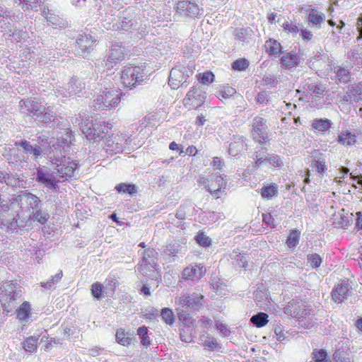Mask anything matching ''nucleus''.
Masks as SVG:
<instances>
[{
	"mask_svg": "<svg viewBox=\"0 0 362 362\" xmlns=\"http://www.w3.org/2000/svg\"><path fill=\"white\" fill-rule=\"evenodd\" d=\"M267 162L274 168H280L283 165V162L280 157L277 155L268 156Z\"/></svg>",
	"mask_w": 362,
	"mask_h": 362,
	"instance_id": "60",
	"label": "nucleus"
},
{
	"mask_svg": "<svg viewBox=\"0 0 362 362\" xmlns=\"http://www.w3.org/2000/svg\"><path fill=\"white\" fill-rule=\"evenodd\" d=\"M127 335L128 334L125 333L124 329H117L115 335L117 342L122 346H128L132 343V339Z\"/></svg>",
	"mask_w": 362,
	"mask_h": 362,
	"instance_id": "40",
	"label": "nucleus"
},
{
	"mask_svg": "<svg viewBox=\"0 0 362 362\" xmlns=\"http://www.w3.org/2000/svg\"><path fill=\"white\" fill-rule=\"evenodd\" d=\"M22 295L21 286L17 284L6 282L0 293V300L4 311L10 313L16 307V300Z\"/></svg>",
	"mask_w": 362,
	"mask_h": 362,
	"instance_id": "2",
	"label": "nucleus"
},
{
	"mask_svg": "<svg viewBox=\"0 0 362 362\" xmlns=\"http://www.w3.org/2000/svg\"><path fill=\"white\" fill-rule=\"evenodd\" d=\"M254 159L255 165L260 167L266 164L268 160V156H266L264 153H257Z\"/></svg>",
	"mask_w": 362,
	"mask_h": 362,
	"instance_id": "59",
	"label": "nucleus"
},
{
	"mask_svg": "<svg viewBox=\"0 0 362 362\" xmlns=\"http://www.w3.org/2000/svg\"><path fill=\"white\" fill-rule=\"evenodd\" d=\"M278 194V188L275 184H269L264 186L261 189V196L267 200L272 199Z\"/></svg>",
	"mask_w": 362,
	"mask_h": 362,
	"instance_id": "36",
	"label": "nucleus"
},
{
	"mask_svg": "<svg viewBox=\"0 0 362 362\" xmlns=\"http://www.w3.org/2000/svg\"><path fill=\"white\" fill-rule=\"evenodd\" d=\"M120 102L119 93L115 90L103 91L95 100L98 109H111Z\"/></svg>",
	"mask_w": 362,
	"mask_h": 362,
	"instance_id": "11",
	"label": "nucleus"
},
{
	"mask_svg": "<svg viewBox=\"0 0 362 362\" xmlns=\"http://www.w3.org/2000/svg\"><path fill=\"white\" fill-rule=\"evenodd\" d=\"M119 193H127L133 196L136 192V187L134 185L120 183L115 187Z\"/></svg>",
	"mask_w": 362,
	"mask_h": 362,
	"instance_id": "43",
	"label": "nucleus"
},
{
	"mask_svg": "<svg viewBox=\"0 0 362 362\" xmlns=\"http://www.w3.org/2000/svg\"><path fill=\"white\" fill-rule=\"evenodd\" d=\"M349 293V285L346 282L338 284L332 293V299L335 303H340L347 298Z\"/></svg>",
	"mask_w": 362,
	"mask_h": 362,
	"instance_id": "21",
	"label": "nucleus"
},
{
	"mask_svg": "<svg viewBox=\"0 0 362 362\" xmlns=\"http://www.w3.org/2000/svg\"><path fill=\"white\" fill-rule=\"evenodd\" d=\"M16 145L22 146L25 153H28L33 156L34 160L38 159L41 156V148L37 145L32 146L30 142L26 140L16 142Z\"/></svg>",
	"mask_w": 362,
	"mask_h": 362,
	"instance_id": "25",
	"label": "nucleus"
},
{
	"mask_svg": "<svg viewBox=\"0 0 362 362\" xmlns=\"http://www.w3.org/2000/svg\"><path fill=\"white\" fill-rule=\"evenodd\" d=\"M265 48L267 53L276 57L279 56L283 52L281 44L274 39H269L266 41Z\"/></svg>",
	"mask_w": 362,
	"mask_h": 362,
	"instance_id": "28",
	"label": "nucleus"
},
{
	"mask_svg": "<svg viewBox=\"0 0 362 362\" xmlns=\"http://www.w3.org/2000/svg\"><path fill=\"white\" fill-rule=\"evenodd\" d=\"M145 76L146 73L143 66L130 64L123 68L121 81L124 86L132 88L142 82Z\"/></svg>",
	"mask_w": 362,
	"mask_h": 362,
	"instance_id": "6",
	"label": "nucleus"
},
{
	"mask_svg": "<svg viewBox=\"0 0 362 362\" xmlns=\"http://www.w3.org/2000/svg\"><path fill=\"white\" fill-rule=\"evenodd\" d=\"M200 343L204 346L209 347L211 350H214L217 348L218 343L215 338L210 337L209 335H202L199 337Z\"/></svg>",
	"mask_w": 362,
	"mask_h": 362,
	"instance_id": "41",
	"label": "nucleus"
},
{
	"mask_svg": "<svg viewBox=\"0 0 362 362\" xmlns=\"http://www.w3.org/2000/svg\"><path fill=\"white\" fill-rule=\"evenodd\" d=\"M274 333L276 336L277 340L283 341L285 339V334L280 327H276L274 328Z\"/></svg>",
	"mask_w": 362,
	"mask_h": 362,
	"instance_id": "63",
	"label": "nucleus"
},
{
	"mask_svg": "<svg viewBox=\"0 0 362 362\" xmlns=\"http://www.w3.org/2000/svg\"><path fill=\"white\" fill-rule=\"evenodd\" d=\"M137 334L140 337L141 342L143 345L148 346L151 344V340L148 337V330L146 327H140L137 329Z\"/></svg>",
	"mask_w": 362,
	"mask_h": 362,
	"instance_id": "50",
	"label": "nucleus"
},
{
	"mask_svg": "<svg viewBox=\"0 0 362 362\" xmlns=\"http://www.w3.org/2000/svg\"><path fill=\"white\" fill-rule=\"evenodd\" d=\"M77 164L74 161H69L66 164H59L57 166V171L54 172L60 177L69 179L75 175Z\"/></svg>",
	"mask_w": 362,
	"mask_h": 362,
	"instance_id": "20",
	"label": "nucleus"
},
{
	"mask_svg": "<svg viewBox=\"0 0 362 362\" xmlns=\"http://www.w3.org/2000/svg\"><path fill=\"white\" fill-rule=\"evenodd\" d=\"M206 273V268L202 264H194L185 267L182 273L184 279L190 281L199 280Z\"/></svg>",
	"mask_w": 362,
	"mask_h": 362,
	"instance_id": "15",
	"label": "nucleus"
},
{
	"mask_svg": "<svg viewBox=\"0 0 362 362\" xmlns=\"http://www.w3.org/2000/svg\"><path fill=\"white\" fill-rule=\"evenodd\" d=\"M333 356L336 362H353L351 356L346 351L337 350Z\"/></svg>",
	"mask_w": 362,
	"mask_h": 362,
	"instance_id": "45",
	"label": "nucleus"
},
{
	"mask_svg": "<svg viewBox=\"0 0 362 362\" xmlns=\"http://www.w3.org/2000/svg\"><path fill=\"white\" fill-rule=\"evenodd\" d=\"M197 78L203 84H209L214 81V75L211 72H204L199 74Z\"/></svg>",
	"mask_w": 362,
	"mask_h": 362,
	"instance_id": "55",
	"label": "nucleus"
},
{
	"mask_svg": "<svg viewBox=\"0 0 362 362\" xmlns=\"http://www.w3.org/2000/svg\"><path fill=\"white\" fill-rule=\"evenodd\" d=\"M300 233L297 230H292L286 240L288 247H295L299 242Z\"/></svg>",
	"mask_w": 362,
	"mask_h": 362,
	"instance_id": "52",
	"label": "nucleus"
},
{
	"mask_svg": "<svg viewBox=\"0 0 362 362\" xmlns=\"http://www.w3.org/2000/svg\"><path fill=\"white\" fill-rule=\"evenodd\" d=\"M339 103H352L362 100V83L351 84L347 87L345 95L337 96Z\"/></svg>",
	"mask_w": 362,
	"mask_h": 362,
	"instance_id": "12",
	"label": "nucleus"
},
{
	"mask_svg": "<svg viewBox=\"0 0 362 362\" xmlns=\"http://www.w3.org/2000/svg\"><path fill=\"white\" fill-rule=\"evenodd\" d=\"M338 142L344 146H352L356 142V136L350 132H342L338 136Z\"/></svg>",
	"mask_w": 362,
	"mask_h": 362,
	"instance_id": "34",
	"label": "nucleus"
},
{
	"mask_svg": "<svg viewBox=\"0 0 362 362\" xmlns=\"http://www.w3.org/2000/svg\"><path fill=\"white\" fill-rule=\"evenodd\" d=\"M180 252L179 245L174 244L170 245L167 247L166 250L164 251V255L165 257L170 261H175V257H177V254Z\"/></svg>",
	"mask_w": 362,
	"mask_h": 362,
	"instance_id": "42",
	"label": "nucleus"
},
{
	"mask_svg": "<svg viewBox=\"0 0 362 362\" xmlns=\"http://www.w3.org/2000/svg\"><path fill=\"white\" fill-rule=\"evenodd\" d=\"M37 338L30 337L23 343V348L26 351L32 352L36 349Z\"/></svg>",
	"mask_w": 362,
	"mask_h": 362,
	"instance_id": "48",
	"label": "nucleus"
},
{
	"mask_svg": "<svg viewBox=\"0 0 362 362\" xmlns=\"http://www.w3.org/2000/svg\"><path fill=\"white\" fill-rule=\"evenodd\" d=\"M139 22L136 13L131 8H127L122 12L118 23H113L107 29H120L125 31L131 30H137Z\"/></svg>",
	"mask_w": 362,
	"mask_h": 362,
	"instance_id": "9",
	"label": "nucleus"
},
{
	"mask_svg": "<svg viewBox=\"0 0 362 362\" xmlns=\"http://www.w3.org/2000/svg\"><path fill=\"white\" fill-rule=\"evenodd\" d=\"M206 93L200 88H192L183 100L184 105L189 109H197L204 102Z\"/></svg>",
	"mask_w": 362,
	"mask_h": 362,
	"instance_id": "13",
	"label": "nucleus"
},
{
	"mask_svg": "<svg viewBox=\"0 0 362 362\" xmlns=\"http://www.w3.org/2000/svg\"><path fill=\"white\" fill-rule=\"evenodd\" d=\"M193 72L191 67H185L182 65L176 66L170 71L168 84L173 89L183 86L187 83V79L193 74Z\"/></svg>",
	"mask_w": 362,
	"mask_h": 362,
	"instance_id": "8",
	"label": "nucleus"
},
{
	"mask_svg": "<svg viewBox=\"0 0 362 362\" xmlns=\"http://www.w3.org/2000/svg\"><path fill=\"white\" fill-rule=\"evenodd\" d=\"M232 264L239 268H245L247 265V260L245 255L242 253L239 250H235L230 255Z\"/></svg>",
	"mask_w": 362,
	"mask_h": 362,
	"instance_id": "27",
	"label": "nucleus"
},
{
	"mask_svg": "<svg viewBox=\"0 0 362 362\" xmlns=\"http://www.w3.org/2000/svg\"><path fill=\"white\" fill-rule=\"evenodd\" d=\"M160 315L163 321L170 325H172L174 322V315L173 311L168 308H163L161 310Z\"/></svg>",
	"mask_w": 362,
	"mask_h": 362,
	"instance_id": "47",
	"label": "nucleus"
},
{
	"mask_svg": "<svg viewBox=\"0 0 362 362\" xmlns=\"http://www.w3.org/2000/svg\"><path fill=\"white\" fill-rule=\"evenodd\" d=\"M308 20L313 25L320 28V24L325 21V15L315 9H311L308 12Z\"/></svg>",
	"mask_w": 362,
	"mask_h": 362,
	"instance_id": "29",
	"label": "nucleus"
},
{
	"mask_svg": "<svg viewBox=\"0 0 362 362\" xmlns=\"http://www.w3.org/2000/svg\"><path fill=\"white\" fill-rule=\"evenodd\" d=\"M96 40L90 35H79L76 39V46L79 48L78 54L86 56V52L93 47Z\"/></svg>",
	"mask_w": 362,
	"mask_h": 362,
	"instance_id": "19",
	"label": "nucleus"
},
{
	"mask_svg": "<svg viewBox=\"0 0 362 362\" xmlns=\"http://www.w3.org/2000/svg\"><path fill=\"white\" fill-rule=\"evenodd\" d=\"M83 86L80 79L77 78H72L68 83L67 90L69 94H77L80 93Z\"/></svg>",
	"mask_w": 362,
	"mask_h": 362,
	"instance_id": "39",
	"label": "nucleus"
},
{
	"mask_svg": "<svg viewBox=\"0 0 362 362\" xmlns=\"http://www.w3.org/2000/svg\"><path fill=\"white\" fill-rule=\"evenodd\" d=\"M56 114L49 110L45 108V112L39 116L37 119L42 121L46 124H50L54 122L56 119Z\"/></svg>",
	"mask_w": 362,
	"mask_h": 362,
	"instance_id": "44",
	"label": "nucleus"
},
{
	"mask_svg": "<svg viewBox=\"0 0 362 362\" xmlns=\"http://www.w3.org/2000/svg\"><path fill=\"white\" fill-rule=\"evenodd\" d=\"M199 186L204 187L212 196L218 197L221 189H225L226 182L219 173L210 175H199L197 180Z\"/></svg>",
	"mask_w": 362,
	"mask_h": 362,
	"instance_id": "4",
	"label": "nucleus"
},
{
	"mask_svg": "<svg viewBox=\"0 0 362 362\" xmlns=\"http://www.w3.org/2000/svg\"><path fill=\"white\" fill-rule=\"evenodd\" d=\"M62 275V271H59L54 276H52L47 282H41V286L47 289L52 288L57 283H58L61 280Z\"/></svg>",
	"mask_w": 362,
	"mask_h": 362,
	"instance_id": "46",
	"label": "nucleus"
},
{
	"mask_svg": "<svg viewBox=\"0 0 362 362\" xmlns=\"http://www.w3.org/2000/svg\"><path fill=\"white\" fill-rule=\"evenodd\" d=\"M25 3V6L26 9L33 10L35 11H37V4L41 2L42 0H23Z\"/></svg>",
	"mask_w": 362,
	"mask_h": 362,
	"instance_id": "61",
	"label": "nucleus"
},
{
	"mask_svg": "<svg viewBox=\"0 0 362 362\" xmlns=\"http://www.w3.org/2000/svg\"><path fill=\"white\" fill-rule=\"evenodd\" d=\"M175 16L195 18L199 14L200 8L197 4L188 1H179L175 6Z\"/></svg>",
	"mask_w": 362,
	"mask_h": 362,
	"instance_id": "14",
	"label": "nucleus"
},
{
	"mask_svg": "<svg viewBox=\"0 0 362 362\" xmlns=\"http://www.w3.org/2000/svg\"><path fill=\"white\" fill-rule=\"evenodd\" d=\"M42 15L49 23L54 25H59L62 23V19L59 15L56 14L54 10L48 7H44L42 11Z\"/></svg>",
	"mask_w": 362,
	"mask_h": 362,
	"instance_id": "31",
	"label": "nucleus"
},
{
	"mask_svg": "<svg viewBox=\"0 0 362 362\" xmlns=\"http://www.w3.org/2000/svg\"><path fill=\"white\" fill-rule=\"evenodd\" d=\"M300 59L296 54L288 52L281 58V64L286 69H291L298 65Z\"/></svg>",
	"mask_w": 362,
	"mask_h": 362,
	"instance_id": "26",
	"label": "nucleus"
},
{
	"mask_svg": "<svg viewBox=\"0 0 362 362\" xmlns=\"http://www.w3.org/2000/svg\"><path fill=\"white\" fill-rule=\"evenodd\" d=\"M266 120L259 116H257L254 118V121L252 123V129L253 131L258 134L260 137L264 138L266 132Z\"/></svg>",
	"mask_w": 362,
	"mask_h": 362,
	"instance_id": "30",
	"label": "nucleus"
},
{
	"mask_svg": "<svg viewBox=\"0 0 362 362\" xmlns=\"http://www.w3.org/2000/svg\"><path fill=\"white\" fill-rule=\"evenodd\" d=\"M80 129L86 135L88 139L97 140L98 139L107 138L110 127L105 122L87 118L80 124Z\"/></svg>",
	"mask_w": 362,
	"mask_h": 362,
	"instance_id": "1",
	"label": "nucleus"
},
{
	"mask_svg": "<svg viewBox=\"0 0 362 362\" xmlns=\"http://www.w3.org/2000/svg\"><path fill=\"white\" fill-rule=\"evenodd\" d=\"M90 292L92 296L96 299H100L103 294V286L99 282L93 283L91 286Z\"/></svg>",
	"mask_w": 362,
	"mask_h": 362,
	"instance_id": "53",
	"label": "nucleus"
},
{
	"mask_svg": "<svg viewBox=\"0 0 362 362\" xmlns=\"http://www.w3.org/2000/svg\"><path fill=\"white\" fill-rule=\"evenodd\" d=\"M249 66V62L245 59H236L232 64V69L235 71H245Z\"/></svg>",
	"mask_w": 362,
	"mask_h": 362,
	"instance_id": "51",
	"label": "nucleus"
},
{
	"mask_svg": "<svg viewBox=\"0 0 362 362\" xmlns=\"http://www.w3.org/2000/svg\"><path fill=\"white\" fill-rule=\"evenodd\" d=\"M337 79L341 83H347L351 78L350 67L337 66L334 71Z\"/></svg>",
	"mask_w": 362,
	"mask_h": 362,
	"instance_id": "32",
	"label": "nucleus"
},
{
	"mask_svg": "<svg viewBox=\"0 0 362 362\" xmlns=\"http://www.w3.org/2000/svg\"><path fill=\"white\" fill-rule=\"evenodd\" d=\"M130 137L127 134H112L105 140V151L110 154H117L129 148Z\"/></svg>",
	"mask_w": 362,
	"mask_h": 362,
	"instance_id": "5",
	"label": "nucleus"
},
{
	"mask_svg": "<svg viewBox=\"0 0 362 362\" xmlns=\"http://www.w3.org/2000/svg\"><path fill=\"white\" fill-rule=\"evenodd\" d=\"M212 165L215 169L220 170L223 165V160L219 157H214Z\"/></svg>",
	"mask_w": 362,
	"mask_h": 362,
	"instance_id": "64",
	"label": "nucleus"
},
{
	"mask_svg": "<svg viewBox=\"0 0 362 362\" xmlns=\"http://www.w3.org/2000/svg\"><path fill=\"white\" fill-rule=\"evenodd\" d=\"M311 166L313 170H315L320 175H324L327 170L326 165V156L322 153H319L315 156L312 161Z\"/></svg>",
	"mask_w": 362,
	"mask_h": 362,
	"instance_id": "23",
	"label": "nucleus"
},
{
	"mask_svg": "<svg viewBox=\"0 0 362 362\" xmlns=\"http://www.w3.org/2000/svg\"><path fill=\"white\" fill-rule=\"evenodd\" d=\"M33 220L35 221H37L41 224L45 223L49 218V215L48 213L45 211H42L41 210H36L35 212L33 211Z\"/></svg>",
	"mask_w": 362,
	"mask_h": 362,
	"instance_id": "49",
	"label": "nucleus"
},
{
	"mask_svg": "<svg viewBox=\"0 0 362 362\" xmlns=\"http://www.w3.org/2000/svg\"><path fill=\"white\" fill-rule=\"evenodd\" d=\"M157 252L153 249H147L144 252L142 260L138 265L139 271L146 276L151 279L158 280L160 279L158 266L156 263Z\"/></svg>",
	"mask_w": 362,
	"mask_h": 362,
	"instance_id": "3",
	"label": "nucleus"
},
{
	"mask_svg": "<svg viewBox=\"0 0 362 362\" xmlns=\"http://www.w3.org/2000/svg\"><path fill=\"white\" fill-rule=\"evenodd\" d=\"M313 360L315 362H330L327 358V352L320 350L313 354Z\"/></svg>",
	"mask_w": 362,
	"mask_h": 362,
	"instance_id": "58",
	"label": "nucleus"
},
{
	"mask_svg": "<svg viewBox=\"0 0 362 362\" xmlns=\"http://www.w3.org/2000/svg\"><path fill=\"white\" fill-rule=\"evenodd\" d=\"M250 322L257 327H262L269 322L268 315L265 313H258L250 318Z\"/></svg>",
	"mask_w": 362,
	"mask_h": 362,
	"instance_id": "37",
	"label": "nucleus"
},
{
	"mask_svg": "<svg viewBox=\"0 0 362 362\" xmlns=\"http://www.w3.org/2000/svg\"><path fill=\"white\" fill-rule=\"evenodd\" d=\"M246 147L245 139L242 136L238 137L233 142L230 143L228 153L232 156H238L247 149Z\"/></svg>",
	"mask_w": 362,
	"mask_h": 362,
	"instance_id": "24",
	"label": "nucleus"
},
{
	"mask_svg": "<svg viewBox=\"0 0 362 362\" xmlns=\"http://www.w3.org/2000/svg\"><path fill=\"white\" fill-rule=\"evenodd\" d=\"M124 59V48L119 45L112 46L110 54L105 62L107 69H112L115 65Z\"/></svg>",
	"mask_w": 362,
	"mask_h": 362,
	"instance_id": "16",
	"label": "nucleus"
},
{
	"mask_svg": "<svg viewBox=\"0 0 362 362\" xmlns=\"http://www.w3.org/2000/svg\"><path fill=\"white\" fill-rule=\"evenodd\" d=\"M36 176L38 182L43 184L50 189H56L57 182L59 181L55 178L53 174L44 171L42 169L37 170Z\"/></svg>",
	"mask_w": 362,
	"mask_h": 362,
	"instance_id": "18",
	"label": "nucleus"
},
{
	"mask_svg": "<svg viewBox=\"0 0 362 362\" xmlns=\"http://www.w3.org/2000/svg\"><path fill=\"white\" fill-rule=\"evenodd\" d=\"M303 89L308 94L321 95H323L325 88L317 83L308 81L303 86Z\"/></svg>",
	"mask_w": 362,
	"mask_h": 362,
	"instance_id": "33",
	"label": "nucleus"
},
{
	"mask_svg": "<svg viewBox=\"0 0 362 362\" xmlns=\"http://www.w3.org/2000/svg\"><path fill=\"white\" fill-rule=\"evenodd\" d=\"M204 296L197 293L181 295L175 299L176 310L182 313L197 310L202 306Z\"/></svg>",
	"mask_w": 362,
	"mask_h": 362,
	"instance_id": "7",
	"label": "nucleus"
},
{
	"mask_svg": "<svg viewBox=\"0 0 362 362\" xmlns=\"http://www.w3.org/2000/svg\"><path fill=\"white\" fill-rule=\"evenodd\" d=\"M216 329L221 333L223 336H228L230 333V331L227 328L226 325H223L221 322H216Z\"/></svg>",
	"mask_w": 362,
	"mask_h": 362,
	"instance_id": "62",
	"label": "nucleus"
},
{
	"mask_svg": "<svg viewBox=\"0 0 362 362\" xmlns=\"http://www.w3.org/2000/svg\"><path fill=\"white\" fill-rule=\"evenodd\" d=\"M31 306L29 302L24 301L21 306L16 310L18 319L21 320L28 321L30 313Z\"/></svg>",
	"mask_w": 362,
	"mask_h": 362,
	"instance_id": "35",
	"label": "nucleus"
},
{
	"mask_svg": "<svg viewBox=\"0 0 362 362\" xmlns=\"http://www.w3.org/2000/svg\"><path fill=\"white\" fill-rule=\"evenodd\" d=\"M332 125V121L326 118H315L311 123L313 129H314L315 132L323 135L329 132Z\"/></svg>",
	"mask_w": 362,
	"mask_h": 362,
	"instance_id": "22",
	"label": "nucleus"
},
{
	"mask_svg": "<svg viewBox=\"0 0 362 362\" xmlns=\"http://www.w3.org/2000/svg\"><path fill=\"white\" fill-rule=\"evenodd\" d=\"M284 310L285 314L292 317L301 318L310 314L312 306L303 300L296 299L290 301Z\"/></svg>",
	"mask_w": 362,
	"mask_h": 362,
	"instance_id": "10",
	"label": "nucleus"
},
{
	"mask_svg": "<svg viewBox=\"0 0 362 362\" xmlns=\"http://www.w3.org/2000/svg\"><path fill=\"white\" fill-rule=\"evenodd\" d=\"M236 90L233 87L226 86H223L219 90V95L224 98H228L235 94Z\"/></svg>",
	"mask_w": 362,
	"mask_h": 362,
	"instance_id": "56",
	"label": "nucleus"
},
{
	"mask_svg": "<svg viewBox=\"0 0 362 362\" xmlns=\"http://www.w3.org/2000/svg\"><path fill=\"white\" fill-rule=\"evenodd\" d=\"M19 105L23 110L29 112L32 117H35V119L39 118V116L45 110V106L32 99L22 100L19 102Z\"/></svg>",
	"mask_w": 362,
	"mask_h": 362,
	"instance_id": "17",
	"label": "nucleus"
},
{
	"mask_svg": "<svg viewBox=\"0 0 362 362\" xmlns=\"http://www.w3.org/2000/svg\"><path fill=\"white\" fill-rule=\"evenodd\" d=\"M308 262L310 263L312 267L317 268L320 266L322 259L319 255L313 253L308 255Z\"/></svg>",
	"mask_w": 362,
	"mask_h": 362,
	"instance_id": "54",
	"label": "nucleus"
},
{
	"mask_svg": "<svg viewBox=\"0 0 362 362\" xmlns=\"http://www.w3.org/2000/svg\"><path fill=\"white\" fill-rule=\"evenodd\" d=\"M196 240L199 245L207 247L211 245V239L204 233H200L196 236Z\"/></svg>",
	"mask_w": 362,
	"mask_h": 362,
	"instance_id": "57",
	"label": "nucleus"
},
{
	"mask_svg": "<svg viewBox=\"0 0 362 362\" xmlns=\"http://www.w3.org/2000/svg\"><path fill=\"white\" fill-rule=\"evenodd\" d=\"M236 39L243 42H248L252 36V30L250 28H237L234 32Z\"/></svg>",
	"mask_w": 362,
	"mask_h": 362,
	"instance_id": "38",
	"label": "nucleus"
}]
</instances>
